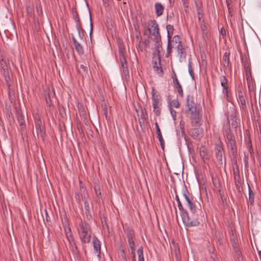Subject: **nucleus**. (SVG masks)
Here are the masks:
<instances>
[{"label": "nucleus", "instance_id": "obj_29", "mask_svg": "<svg viewBox=\"0 0 261 261\" xmlns=\"http://www.w3.org/2000/svg\"><path fill=\"white\" fill-rule=\"evenodd\" d=\"M72 12L73 15V18L75 21L76 24H77V27L80 28V23L81 22L80 21V17L76 8H72Z\"/></svg>", "mask_w": 261, "mask_h": 261}, {"label": "nucleus", "instance_id": "obj_35", "mask_svg": "<svg viewBox=\"0 0 261 261\" xmlns=\"http://www.w3.org/2000/svg\"><path fill=\"white\" fill-rule=\"evenodd\" d=\"M70 244V246L72 248V251L73 253L77 254L79 252L77 247L76 246L75 242L74 241V238L72 239V241H68Z\"/></svg>", "mask_w": 261, "mask_h": 261}, {"label": "nucleus", "instance_id": "obj_28", "mask_svg": "<svg viewBox=\"0 0 261 261\" xmlns=\"http://www.w3.org/2000/svg\"><path fill=\"white\" fill-rule=\"evenodd\" d=\"M200 28L202 31L203 38L204 40H206L208 37V32L207 29V27L204 22L203 20L201 22Z\"/></svg>", "mask_w": 261, "mask_h": 261}, {"label": "nucleus", "instance_id": "obj_2", "mask_svg": "<svg viewBox=\"0 0 261 261\" xmlns=\"http://www.w3.org/2000/svg\"><path fill=\"white\" fill-rule=\"evenodd\" d=\"M77 230L82 243L87 244L90 242L92 231L88 223L81 220L77 227Z\"/></svg>", "mask_w": 261, "mask_h": 261}, {"label": "nucleus", "instance_id": "obj_15", "mask_svg": "<svg viewBox=\"0 0 261 261\" xmlns=\"http://www.w3.org/2000/svg\"><path fill=\"white\" fill-rule=\"evenodd\" d=\"M233 176L236 187L238 190H240V187L242 185V180L241 179L240 172L238 169L233 170Z\"/></svg>", "mask_w": 261, "mask_h": 261}, {"label": "nucleus", "instance_id": "obj_25", "mask_svg": "<svg viewBox=\"0 0 261 261\" xmlns=\"http://www.w3.org/2000/svg\"><path fill=\"white\" fill-rule=\"evenodd\" d=\"M153 66H159L161 64V59L160 56V51L157 50L153 53L152 58Z\"/></svg>", "mask_w": 261, "mask_h": 261}, {"label": "nucleus", "instance_id": "obj_55", "mask_svg": "<svg viewBox=\"0 0 261 261\" xmlns=\"http://www.w3.org/2000/svg\"><path fill=\"white\" fill-rule=\"evenodd\" d=\"M35 124H36V129H38L39 128H40V127H41V126H44L42 124V122H41V120L40 118L38 119L36 122H35Z\"/></svg>", "mask_w": 261, "mask_h": 261}, {"label": "nucleus", "instance_id": "obj_1", "mask_svg": "<svg viewBox=\"0 0 261 261\" xmlns=\"http://www.w3.org/2000/svg\"><path fill=\"white\" fill-rule=\"evenodd\" d=\"M175 199L177 202V206L180 211V216L184 224L188 227L198 226L200 224L199 221L196 218L191 219L189 217L188 212L183 207L179 197L177 194L175 195Z\"/></svg>", "mask_w": 261, "mask_h": 261}, {"label": "nucleus", "instance_id": "obj_24", "mask_svg": "<svg viewBox=\"0 0 261 261\" xmlns=\"http://www.w3.org/2000/svg\"><path fill=\"white\" fill-rule=\"evenodd\" d=\"M242 63L245 69V73L251 72L250 62L246 57L242 59Z\"/></svg>", "mask_w": 261, "mask_h": 261}, {"label": "nucleus", "instance_id": "obj_32", "mask_svg": "<svg viewBox=\"0 0 261 261\" xmlns=\"http://www.w3.org/2000/svg\"><path fill=\"white\" fill-rule=\"evenodd\" d=\"M166 29L167 31L168 40L170 41V39H171L172 36L173 35L174 28L173 25L171 24H168L166 25Z\"/></svg>", "mask_w": 261, "mask_h": 261}, {"label": "nucleus", "instance_id": "obj_11", "mask_svg": "<svg viewBox=\"0 0 261 261\" xmlns=\"http://www.w3.org/2000/svg\"><path fill=\"white\" fill-rule=\"evenodd\" d=\"M198 128H193L191 130L192 137L196 140H200L203 136V129L202 128L197 126Z\"/></svg>", "mask_w": 261, "mask_h": 261}, {"label": "nucleus", "instance_id": "obj_40", "mask_svg": "<svg viewBox=\"0 0 261 261\" xmlns=\"http://www.w3.org/2000/svg\"><path fill=\"white\" fill-rule=\"evenodd\" d=\"M153 68L154 71H155L156 73L159 75V76H161L163 75V70L161 64L158 66H153Z\"/></svg>", "mask_w": 261, "mask_h": 261}, {"label": "nucleus", "instance_id": "obj_50", "mask_svg": "<svg viewBox=\"0 0 261 261\" xmlns=\"http://www.w3.org/2000/svg\"><path fill=\"white\" fill-rule=\"evenodd\" d=\"M229 233L230 234V239L231 243H233L234 242H238V240L236 238V236L233 234V233L231 229L230 230Z\"/></svg>", "mask_w": 261, "mask_h": 261}, {"label": "nucleus", "instance_id": "obj_58", "mask_svg": "<svg viewBox=\"0 0 261 261\" xmlns=\"http://www.w3.org/2000/svg\"><path fill=\"white\" fill-rule=\"evenodd\" d=\"M131 254L132 255L133 260L136 261L135 248L130 249Z\"/></svg>", "mask_w": 261, "mask_h": 261}, {"label": "nucleus", "instance_id": "obj_13", "mask_svg": "<svg viewBox=\"0 0 261 261\" xmlns=\"http://www.w3.org/2000/svg\"><path fill=\"white\" fill-rule=\"evenodd\" d=\"M155 129H156V132L158 139L159 140V141L160 142V144L161 145V148H162L163 150H164V147H165L164 140L163 138L162 133H161V129L160 128L159 124L156 121L155 122Z\"/></svg>", "mask_w": 261, "mask_h": 261}, {"label": "nucleus", "instance_id": "obj_16", "mask_svg": "<svg viewBox=\"0 0 261 261\" xmlns=\"http://www.w3.org/2000/svg\"><path fill=\"white\" fill-rule=\"evenodd\" d=\"M173 80L175 88L177 90V92L179 95L181 97H183L184 93L181 86L180 85L175 73L174 76L173 77Z\"/></svg>", "mask_w": 261, "mask_h": 261}, {"label": "nucleus", "instance_id": "obj_36", "mask_svg": "<svg viewBox=\"0 0 261 261\" xmlns=\"http://www.w3.org/2000/svg\"><path fill=\"white\" fill-rule=\"evenodd\" d=\"M137 254H138V261H144L142 246H141L137 250Z\"/></svg>", "mask_w": 261, "mask_h": 261}, {"label": "nucleus", "instance_id": "obj_17", "mask_svg": "<svg viewBox=\"0 0 261 261\" xmlns=\"http://www.w3.org/2000/svg\"><path fill=\"white\" fill-rule=\"evenodd\" d=\"M121 66L123 69V73L125 76H129V71L127 67V64L126 62V58L124 57H120L119 58Z\"/></svg>", "mask_w": 261, "mask_h": 261}, {"label": "nucleus", "instance_id": "obj_22", "mask_svg": "<svg viewBox=\"0 0 261 261\" xmlns=\"http://www.w3.org/2000/svg\"><path fill=\"white\" fill-rule=\"evenodd\" d=\"M93 248L94 251L98 253V254H100V243L99 240L97 239V237L95 236H94L93 238Z\"/></svg>", "mask_w": 261, "mask_h": 261}, {"label": "nucleus", "instance_id": "obj_54", "mask_svg": "<svg viewBox=\"0 0 261 261\" xmlns=\"http://www.w3.org/2000/svg\"><path fill=\"white\" fill-rule=\"evenodd\" d=\"M121 256L125 261H127V257L124 248L120 249Z\"/></svg>", "mask_w": 261, "mask_h": 261}, {"label": "nucleus", "instance_id": "obj_52", "mask_svg": "<svg viewBox=\"0 0 261 261\" xmlns=\"http://www.w3.org/2000/svg\"><path fill=\"white\" fill-rule=\"evenodd\" d=\"M171 105L175 108H178L180 106L179 102L177 99H173L171 102Z\"/></svg>", "mask_w": 261, "mask_h": 261}, {"label": "nucleus", "instance_id": "obj_49", "mask_svg": "<svg viewBox=\"0 0 261 261\" xmlns=\"http://www.w3.org/2000/svg\"><path fill=\"white\" fill-rule=\"evenodd\" d=\"M36 8V11H37L38 15H41L43 13L41 5L40 4H37Z\"/></svg>", "mask_w": 261, "mask_h": 261}, {"label": "nucleus", "instance_id": "obj_38", "mask_svg": "<svg viewBox=\"0 0 261 261\" xmlns=\"http://www.w3.org/2000/svg\"><path fill=\"white\" fill-rule=\"evenodd\" d=\"M76 30H77L79 36L80 38L81 39H83V37H84V33L85 31H84V29L82 28V23H80V28L77 27V24H76Z\"/></svg>", "mask_w": 261, "mask_h": 261}, {"label": "nucleus", "instance_id": "obj_48", "mask_svg": "<svg viewBox=\"0 0 261 261\" xmlns=\"http://www.w3.org/2000/svg\"><path fill=\"white\" fill-rule=\"evenodd\" d=\"M37 130H39V134H40L41 137L43 139L45 136V131L44 127V126L40 127V128H39Z\"/></svg>", "mask_w": 261, "mask_h": 261}, {"label": "nucleus", "instance_id": "obj_44", "mask_svg": "<svg viewBox=\"0 0 261 261\" xmlns=\"http://www.w3.org/2000/svg\"><path fill=\"white\" fill-rule=\"evenodd\" d=\"M254 192L249 186V201L252 204L254 202Z\"/></svg>", "mask_w": 261, "mask_h": 261}, {"label": "nucleus", "instance_id": "obj_33", "mask_svg": "<svg viewBox=\"0 0 261 261\" xmlns=\"http://www.w3.org/2000/svg\"><path fill=\"white\" fill-rule=\"evenodd\" d=\"M118 50H119V58L120 57H124V52L125 51L124 46L123 44V43L119 41L118 43Z\"/></svg>", "mask_w": 261, "mask_h": 261}, {"label": "nucleus", "instance_id": "obj_43", "mask_svg": "<svg viewBox=\"0 0 261 261\" xmlns=\"http://www.w3.org/2000/svg\"><path fill=\"white\" fill-rule=\"evenodd\" d=\"M94 191L98 199H102L99 186L97 184L94 186Z\"/></svg>", "mask_w": 261, "mask_h": 261}, {"label": "nucleus", "instance_id": "obj_64", "mask_svg": "<svg viewBox=\"0 0 261 261\" xmlns=\"http://www.w3.org/2000/svg\"><path fill=\"white\" fill-rule=\"evenodd\" d=\"M244 162L245 166H247L248 165V156L246 155L244 156Z\"/></svg>", "mask_w": 261, "mask_h": 261}, {"label": "nucleus", "instance_id": "obj_62", "mask_svg": "<svg viewBox=\"0 0 261 261\" xmlns=\"http://www.w3.org/2000/svg\"><path fill=\"white\" fill-rule=\"evenodd\" d=\"M237 0H225L226 4L227 5H233V3L234 2H236Z\"/></svg>", "mask_w": 261, "mask_h": 261}, {"label": "nucleus", "instance_id": "obj_18", "mask_svg": "<svg viewBox=\"0 0 261 261\" xmlns=\"http://www.w3.org/2000/svg\"><path fill=\"white\" fill-rule=\"evenodd\" d=\"M228 147L230 148L231 152L233 156H236L237 153V147L235 139L226 142Z\"/></svg>", "mask_w": 261, "mask_h": 261}, {"label": "nucleus", "instance_id": "obj_21", "mask_svg": "<svg viewBox=\"0 0 261 261\" xmlns=\"http://www.w3.org/2000/svg\"><path fill=\"white\" fill-rule=\"evenodd\" d=\"M199 154L201 159L204 161L209 159L207 149L204 146H201L199 148Z\"/></svg>", "mask_w": 261, "mask_h": 261}, {"label": "nucleus", "instance_id": "obj_9", "mask_svg": "<svg viewBox=\"0 0 261 261\" xmlns=\"http://www.w3.org/2000/svg\"><path fill=\"white\" fill-rule=\"evenodd\" d=\"M215 150L217 160L220 164H222L223 158L225 155L223 144L221 141L216 143Z\"/></svg>", "mask_w": 261, "mask_h": 261}, {"label": "nucleus", "instance_id": "obj_34", "mask_svg": "<svg viewBox=\"0 0 261 261\" xmlns=\"http://www.w3.org/2000/svg\"><path fill=\"white\" fill-rule=\"evenodd\" d=\"M87 197L88 196H86L85 194L84 196H82V199L84 200V206L86 214L90 213V206L87 199Z\"/></svg>", "mask_w": 261, "mask_h": 261}, {"label": "nucleus", "instance_id": "obj_47", "mask_svg": "<svg viewBox=\"0 0 261 261\" xmlns=\"http://www.w3.org/2000/svg\"><path fill=\"white\" fill-rule=\"evenodd\" d=\"M185 11L187 13L189 8V0H181Z\"/></svg>", "mask_w": 261, "mask_h": 261}, {"label": "nucleus", "instance_id": "obj_59", "mask_svg": "<svg viewBox=\"0 0 261 261\" xmlns=\"http://www.w3.org/2000/svg\"><path fill=\"white\" fill-rule=\"evenodd\" d=\"M90 27H91L90 36V37H91L92 31V29H93V24H92V18H91V16L90 13Z\"/></svg>", "mask_w": 261, "mask_h": 261}, {"label": "nucleus", "instance_id": "obj_51", "mask_svg": "<svg viewBox=\"0 0 261 261\" xmlns=\"http://www.w3.org/2000/svg\"><path fill=\"white\" fill-rule=\"evenodd\" d=\"M45 100H46V103L47 105L49 107H51V101L50 96L48 93L45 94Z\"/></svg>", "mask_w": 261, "mask_h": 261}, {"label": "nucleus", "instance_id": "obj_14", "mask_svg": "<svg viewBox=\"0 0 261 261\" xmlns=\"http://www.w3.org/2000/svg\"><path fill=\"white\" fill-rule=\"evenodd\" d=\"M220 81L221 82V85L223 87V93L227 96L228 93V81L225 76H221L220 77Z\"/></svg>", "mask_w": 261, "mask_h": 261}, {"label": "nucleus", "instance_id": "obj_23", "mask_svg": "<svg viewBox=\"0 0 261 261\" xmlns=\"http://www.w3.org/2000/svg\"><path fill=\"white\" fill-rule=\"evenodd\" d=\"M64 229L67 239L68 241H72V239L74 238V237L71 232V230L69 224L65 225L64 226Z\"/></svg>", "mask_w": 261, "mask_h": 261}, {"label": "nucleus", "instance_id": "obj_10", "mask_svg": "<svg viewBox=\"0 0 261 261\" xmlns=\"http://www.w3.org/2000/svg\"><path fill=\"white\" fill-rule=\"evenodd\" d=\"M246 99V94L242 91H238V102L240 105L241 109L245 112L247 111Z\"/></svg>", "mask_w": 261, "mask_h": 261}, {"label": "nucleus", "instance_id": "obj_26", "mask_svg": "<svg viewBox=\"0 0 261 261\" xmlns=\"http://www.w3.org/2000/svg\"><path fill=\"white\" fill-rule=\"evenodd\" d=\"M186 106L187 109L197 107L196 104L194 102L193 96L188 95L187 96Z\"/></svg>", "mask_w": 261, "mask_h": 261}, {"label": "nucleus", "instance_id": "obj_63", "mask_svg": "<svg viewBox=\"0 0 261 261\" xmlns=\"http://www.w3.org/2000/svg\"><path fill=\"white\" fill-rule=\"evenodd\" d=\"M141 42H140L139 44L137 46V49L142 52L143 51L144 48L143 46L140 44Z\"/></svg>", "mask_w": 261, "mask_h": 261}, {"label": "nucleus", "instance_id": "obj_19", "mask_svg": "<svg viewBox=\"0 0 261 261\" xmlns=\"http://www.w3.org/2000/svg\"><path fill=\"white\" fill-rule=\"evenodd\" d=\"M72 40L74 45V47L76 51L80 55L84 54V49L81 44L77 41L75 38L74 36H72Z\"/></svg>", "mask_w": 261, "mask_h": 261}, {"label": "nucleus", "instance_id": "obj_41", "mask_svg": "<svg viewBox=\"0 0 261 261\" xmlns=\"http://www.w3.org/2000/svg\"><path fill=\"white\" fill-rule=\"evenodd\" d=\"M188 205L191 212L195 214L196 212V206L195 204L191 201L188 203Z\"/></svg>", "mask_w": 261, "mask_h": 261}, {"label": "nucleus", "instance_id": "obj_39", "mask_svg": "<svg viewBox=\"0 0 261 261\" xmlns=\"http://www.w3.org/2000/svg\"><path fill=\"white\" fill-rule=\"evenodd\" d=\"M192 62L190 60H189V63H188L189 73L190 76H191L192 79L193 80H194V69L192 67Z\"/></svg>", "mask_w": 261, "mask_h": 261}, {"label": "nucleus", "instance_id": "obj_57", "mask_svg": "<svg viewBox=\"0 0 261 261\" xmlns=\"http://www.w3.org/2000/svg\"><path fill=\"white\" fill-rule=\"evenodd\" d=\"M227 141H229V140H232L234 139V137L233 134L227 135V136H225Z\"/></svg>", "mask_w": 261, "mask_h": 261}, {"label": "nucleus", "instance_id": "obj_46", "mask_svg": "<svg viewBox=\"0 0 261 261\" xmlns=\"http://www.w3.org/2000/svg\"><path fill=\"white\" fill-rule=\"evenodd\" d=\"M227 8L228 11V15L230 17H232L233 15V5H227Z\"/></svg>", "mask_w": 261, "mask_h": 261}, {"label": "nucleus", "instance_id": "obj_30", "mask_svg": "<svg viewBox=\"0 0 261 261\" xmlns=\"http://www.w3.org/2000/svg\"><path fill=\"white\" fill-rule=\"evenodd\" d=\"M229 55L230 53L229 51H226L223 56V66L225 67H228L229 64Z\"/></svg>", "mask_w": 261, "mask_h": 261}, {"label": "nucleus", "instance_id": "obj_27", "mask_svg": "<svg viewBox=\"0 0 261 261\" xmlns=\"http://www.w3.org/2000/svg\"><path fill=\"white\" fill-rule=\"evenodd\" d=\"M155 14L158 16H160L163 14L164 10V6L160 3H156L154 5Z\"/></svg>", "mask_w": 261, "mask_h": 261}, {"label": "nucleus", "instance_id": "obj_37", "mask_svg": "<svg viewBox=\"0 0 261 261\" xmlns=\"http://www.w3.org/2000/svg\"><path fill=\"white\" fill-rule=\"evenodd\" d=\"M79 184H80V192H81V193H82V194L81 195V196H84V194L86 196H88V194H87V192L86 191V187H85L84 184L83 183V182L81 180L79 181Z\"/></svg>", "mask_w": 261, "mask_h": 261}, {"label": "nucleus", "instance_id": "obj_7", "mask_svg": "<svg viewBox=\"0 0 261 261\" xmlns=\"http://www.w3.org/2000/svg\"><path fill=\"white\" fill-rule=\"evenodd\" d=\"M148 31L149 34L154 37V40L156 43L161 41V37L159 33L158 24L155 20H149L148 22Z\"/></svg>", "mask_w": 261, "mask_h": 261}, {"label": "nucleus", "instance_id": "obj_4", "mask_svg": "<svg viewBox=\"0 0 261 261\" xmlns=\"http://www.w3.org/2000/svg\"><path fill=\"white\" fill-rule=\"evenodd\" d=\"M186 113L189 116L193 126H200L202 113L197 107L187 109Z\"/></svg>", "mask_w": 261, "mask_h": 261}, {"label": "nucleus", "instance_id": "obj_56", "mask_svg": "<svg viewBox=\"0 0 261 261\" xmlns=\"http://www.w3.org/2000/svg\"><path fill=\"white\" fill-rule=\"evenodd\" d=\"M232 134L231 133V131L230 130V128L229 127H227L224 131V135L225 136H227V135Z\"/></svg>", "mask_w": 261, "mask_h": 261}, {"label": "nucleus", "instance_id": "obj_3", "mask_svg": "<svg viewBox=\"0 0 261 261\" xmlns=\"http://www.w3.org/2000/svg\"><path fill=\"white\" fill-rule=\"evenodd\" d=\"M172 48H175L180 57L186 55V49L182 45L181 38L178 35L174 36L172 39L168 40L167 51L168 54L172 52Z\"/></svg>", "mask_w": 261, "mask_h": 261}, {"label": "nucleus", "instance_id": "obj_6", "mask_svg": "<svg viewBox=\"0 0 261 261\" xmlns=\"http://www.w3.org/2000/svg\"><path fill=\"white\" fill-rule=\"evenodd\" d=\"M151 100L153 111L156 116H159L161 113V96L157 92H155L154 89L151 92Z\"/></svg>", "mask_w": 261, "mask_h": 261}, {"label": "nucleus", "instance_id": "obj_53", "mask_svg": "<svg viewBox=\"0 0 261 261\" xmlns=\"http://www.w3.org/2000/svg\"><path fill=\"white\" fill-rule=\"evenodd\" d=\"M81 68L83 70V74H87L88 73V67L84 66V65H80ZM86 75H82L83 76H86Z\"/></svg>", "mask_w": 261, "mask_h": 261}, {"label": "nucleus", "instance_id": "obj_42", "mask_svg": "<svg viewBox=\"0 0 261 261\" xmlns=\"http://www.w3.org/2000/svg\"><path fill=\"white\" fill-rule=\"evenodd\" d=\"M182 195L185 197V199L186 200L187 203L190 202L192 201L191 199L190 198L189 195L190 194L188 190L185 189L182 191Z\"/></svg>", "mask_w": 261, "mask_h": 261}, {"label": "nucleus", "instance_id": "obj_12", "mask_svg": "<svg viewBox=\"0 0 261 261\" xmlns=\"http://www.w3.org/2000/svg\"><path fill=\"white\" fill-rule=\"evenodd\" d=\"M247 82L248 90L250 92L254 90L255 84L254 79L252 77L251 72L245 73Z\"/></svg>", "mask_w": 261, "mask_h": 261}, {"label": "nucleus", "instance_id": "obj_5", "mask_svg": "<svg viewBox=\"0 0 261 261\" xmlns=\"http://www.w3.org/2000/svg\"><path fill=\"white\" fill-rule=\"evenodd\" d=\"M8 59L5 58L3 52L0 50V68L2 71H3L2 73L5 77L7 85L10 87L11 86V82L8 66Z\"/></svg>", "mask_w": 261, "mask_h": 261}, {"label": "nucleus", "instance_id": "obj_20", "mask_svg": "<svg viewBox=\"0 0 261 261\" xmlns=\"http://www.w3.org/2000/svg\"><path fill=\"white\" fill-rule=\"evenodd\" d=\"M17 117L18 122L20 126V129L22 132H24L25 128V121L24 117L21 113L18 111L17 113Z\"/></svg>", "mask_w": 261, "mask_h": 261}, {"label": "nucleus", "instance_id": "obj_61", "mask_svg": "<svg viewBox=\"0 0 261 261\" xmlns=\"http://www.w3.org/2000/svg\"><path fill=\"white\" fill-rule=\"evenodd\" d=\"M75 198L76 201L78 202H80V201H81V196H80L79 193H75Z\"/></svg>", "mask_w": 261, "mask_h": 261}, {"label": "nucleus", "instance_id": "obj_31", "mask_svg": "<svg viewBox=\"0 0 261 261\" xmlns=\"http://www.w3.org/2000/svg\"><path fill=\"white\" fill-rule=\"evenodd\" d=\"M237 114L235 112L233 115H232L231 116V124L235 128L238 126L240 121L239 119L237 116Z\"/></svg>", "mask_w": 261, "mask_h": 261}, {"label": "nucleus", "instance_id": "obj_45", "mask_svg": "<svg viewBox=\"0 0 261 261\" xmlns=\"http://www.w3.org/2000/svg\"><path fill=\"white\" fill-rule=\"evenodd\" d=\"M232 245L233 248L234 250H235L237 254L238 255H240L241 254V252H240L239 248L238 242H234L233 243H232Z\"/></svg>", "mask_w": 261, "mask_h": 261}, {"label": "nucleus", "instance_id": "obj_60", "mask_svg": "<svg viewBox=\"0 0 261 261\" xmlns=\"http://www.w3.org/2000/svg\"><path fill=\"white\" fill-rule=\"evenodd\" d=\"M249 151L250 153L251 156L252 157V158H254L253 150L251 144H250L249 145Z\"/></svg>", "mask_w": 261, "mask_h": 261}, {"label": "nucleus", "instance_id": "obj_8", "mask_svg": "<svg viewBox=\"0 0 261 261\" xmlns=\"http://www.w3.org/2000/svg\"><path fill=\"white\" fill-rule=\"evenodd\" d=\"M124 232L126 235L128 243L130 249L135 248L137 245V241L136 238L135 231L128 226H125L124 228Z\"/></svg>", "mask_w": 261, "mask_h": 261}]
</instances>
